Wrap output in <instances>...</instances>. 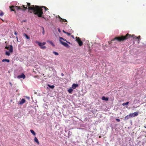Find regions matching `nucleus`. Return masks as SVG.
I'll list each match as a JSON object with an SVG mask.
<instances>
[{
    "label": "nucleus",
    "mask_w": 146,
    "mask_h": 146,
    "mask_svg": "<svg viewBox=\"0 0 146 146\" xmlns=\"http://www.w3.org/2000/svg\"><path fill=\"white\" fill-rule=\"evenodd\" d=\"M27 6H28V9L29 10H32L34 14L36 15L38 17H42V14H43L42 9L39 8L38 6L31 5L30 3H27ZM27 7V6L26 7Z\"/></svg>",
    "instance_id": "1"
},
{
    "label": "nucleus",
    "mask_w": 146,
    "mask_h": 146,
    "mask_svg": "<svg viewBox=\"0 0 146 146\" xmlns=\"http://www.w3.org/2000/svg\"><path fill=\"white\" fill-rule=\"evenodd\" d=\"M132 37L133 38L135 39H138V43H139L140 42V36H135L134 35H132L131 36L130 35H129L128 34H127L125 36H117L115 37L111 40V41H113L115 40H117V41L119 42H121L125 40H126L128 39L130 36Z\"/></svg>",
    "instance_id": "2"
},
{
    "label": "nucleus",
    "mask_w": 146,
    "mask_h": 146,
    "mask_svg": "<svg viewBox=\"0 0 146 146\" xmlns=\"http://www.w3.org/2000/svg\"><path fill=\"white\" fill-rule=\"evenodd\" d=\"M9 8L11 11H13L15 14H16V11L15 10V9H16L17 10L21 9L23 11H25L27 9V7H26L25 5H23L21 6H18L12 5L10 6Z\"/></svg>",
    "instance_id": "3"
},
{
    "label": "nucleus",
    "mask_w": 146,
    "mask_h": 146,
    "mask_svg": "<svg viewBox=\"0 0 146 146\" xmlns=\"http://www.w3.org/2000/svg\"><path fill=\"white\" fill-rule=\"evenodd\" d=\"M5 49L9 50V52L6 51L5 52L6 55L9 56L10 55V53H12L13 52V47L12 45H10V47L9 46H6L5 47Z\"/></svg>",
    "instance_id": "4"
},
{
    "label": "nucleus",
    "mask_w": 146,
    "mask_h": 146,
    "mask_svg": "<svg viewBox=\"0 0 146 146\" xmlns=\"http://www.w3.org/2000/svg\"><path fill=\"white\" fill-rule=\"evenodd\" d=\"M60 42L63 45H64L65 46L68 48L69 47V45L66 43H65V42H63L61 40H63L64 41H66L67 42H68V43H70V42H67L65 39H64L62 37H60Z\"/></svg>",
    "instance_id": "5"
},
{
    "label": "nucleus",
    "mask_w": 146,
    "mask_h": 146,
    "mask_svg": "<svg viewBox=\"0 0 146 146\" xmlns=\"http://www.w3.org/2000/svg\"><path fill=\"white\" fill-rule=\"evenodd\" d=\"M35 42L40 46V48L42 49H44L46 48V46H43V45L46 44L45 42L41 43L39 41H36Z\"/></svg>",
    "instance_id": "6"
},
{
    "label": "nucleus",
    "mask_w": 146,
    "mask_h": 146,
    "mask_svg": "<svg viewBox=\"0 0 146 146\" xmlns=\"http://www.w3.org/2000/svg\"><path fill=\"white\" fill-rule=\"evenodd\" d=\"M76 40L77 42L80 46H81L83 44V42L78 37H76Z\"/></svg>",
    "instance_id": "7"
},
{
    "label": "nucleus",
    "mask_w": 146,
    "mask_h": 146,
    "mask_svg": "<svg viewBox=\"0 0 146 146\" xmlns=\"http://www.w3.org/2000/svg\"><path fill=\"white\" fill-rule=\"evenodd\" d=\"M25 76L23 73H22L21 74V75L18 76L17 78L19 79L23 78V79H24L25 78Z\"/></svg>",
    "instance_id": "8"
},
{
    "label": "nucleus",
    "mask_w": 146,
    "mask_h": 146,
    "mask_svg": "<svg viewBox=\"0 0 146 146\" xmlns=\"http://www.w3.org/2000/svg\"><path fill=\"white\" fill-rule=\"evenodd\" d=\"M25 102V100L24 99H23L19 102V104H22Z\"/></svg>",
    "instance_id": "9"
},
{
    "label": "nucleus",
    "mask_w": 146,
    "mask_h": 146,
    "mask_svg": "<svg viewBox=\"0 0 146 146\" xmlns=\"http://www.w3.org/2000/svg\"><path fill=\"white\" fill-rule=\"evenodd\" d=\"M78 86V85L75 84H73L72 85V88L74 89L76 88Z\"/></svg>",
    "instance_id": "10"
},
{
    "label": "nucleus",
    "mask_w": 146,
    "mask_h": 146,
    "mask_svg": "<svg viewBox=\"0 0 146 146\" xmlns=\"http://www.w3.org/2000/svg\"><path fill=\"white\" fill-rule=\"evenodd\" d=\"M102 99L103 100H105L106 101H107L108 100V98H106L104 96L102 97Z\"/></svg>",
    "instance_id": "11"
},
{
    "label": "nucleus",
    "mask_w": 146,
    "mask_h": 146,
    "mask_svg": "<svg viewBox=\"0 0 146 146\" xmlns=\"http://www.w3.org/2000/svg\"><path fill=\"white\" fill-rule=\"evenodd\" d=\"M34 140V141L36 143L38 144H39V142L38 141L37 138L36 137H35Z\"/></svg>",
    "instance_id": "12"
},
{
    "label": "nucleus",
    "mask_w": 146,
    "mask_h": 146,
    "mask_svg": "<svg viewBox=\"0 0 146 146\" xmlns=\"http://www.w3.org/2000/svg\"><path fill=\"white\" fill-rule=\"evenodd\" d=\"M47 42L49 43L52 46H54V44L52 41L48 40Z\"/></svg>",
    "instance_id": "13"
},
{
    "label": "nucleus",
    "mask_w": 146,
    "mask_h": 146,
    "mask_svg": "<svg viewBox=\"0 0 146 146\" xmlns=\"http://www.w3.org/2000/svg\"><path fill=\"white\" fill-rule=\"evenodd\" d=\"M59 18L60 19H61L62 20V21H61V20H60V21L61 22H63V21H64V22H67V21L66 19H62L60 17H59Z\"/></svg>",
    "instance_id": "14"
},
{
    "label": "nucleus",
    "mask_w": 146,
    "mask_h": 146,
    "mask_svg": "<svg viewBox=\"0 0 146 146\" xmlns=\"http://www.w3.org/2000/svg\"><path fill=\"white\" fill-rule=\"evenodd\" d=\"M23 36H25L27 39H30V38L29 36L27 35L26 34L24 33L23 34Z\"/></svg>",
    "instance_id": "15"
},
{
    "label": "nucleus",
    "mask_w": 146,
    "mask_h": 146,
    "mask_svg": "<svg viewBox=\"0 0 146 146\" xmlns=\"http://www.w3.org/2000/svg\"><path fill=\"white\" fill-rule=\"evenodd\" d=\"M9 61L10 60L9 59H4L2 60V62H7L8 63L9 62Z\"/></svg>",
    "instance_id": "16"
},
{
    "label": "nucleus",
    "mask_w": 146,
    "mask_h": 146,
    "mask_svg": "<svg viewBox=\"0 0 146 146\" xmlns=\"http://www.w3.org/2000/svg\"><path fill=\"white\" fill-rule=\"evenodd\" d=\"M30 131L31 132V133L34 135H36V134L35 133V131L33 130H31Z\"/></svg>",
    "instance_id": "17"
},
{
    "label": "nucleus",
    "mask_w": 146,
    "mask_h": 146,
    "mask_svg": "<svg viewBox=\"0 0 146 146\" xmlns=\"http://www.w3.org/2000/svg\"><path fill=\"white\" fill-rule=\"evenodd\" d=\"M39 8H41L42 9V8H43L46 11L48 10V9L46 7L44 6H42L41 7H39Z\"/></svg>",
    "instance_id": "18"
},
{
    "label": "nucleus",
    "mask_w": 146,
    "mask_h": 146,
    "mask_svg": "<svg viewBox=\"0 0 146 146\" xmlns=\"http://www.w3.org/2000/svg\"><path fill=\"white\" fill-rule=\"evenodd\" d=\"M129 118H130V117H129V115H127V116H126L125 117V118H124V120H127Z\"/></svg>",
    "instance_id": "19"
},
{
    "label": "nucleus",
    "mask_w": 146,
    "mask_h": 146,
    "mask_svg": "<svg viewBox=\"0 0 146 146\" xmlns=\"http://www.w3.org/2000/svg\"><path fill=\"white\" fill-rule=\"evenodd\" d=\"M73 90L72 88H70L68 90V92L69 93H71L73 91Z\"/></svg>",
    "instance_id": "20"
},
{
    "label": "nucleus",
    "mask_w": 146,
    "mask_h": 146,
    "mask_svg": "<svg viewBox=\"0 0 146 146\" xmlns=\"http://www.w3.org/2000/svg\"><path fill=\"white\" fill-rule=\"evenodd\" d=\"M129 103V102H127L125 103H124L122 104V105L123 106H124L125 105H128Z\"/></svg>",
    "instance_id": "21"
},
{
    "label": "nucleus",
    "mask_w": 146,
    "mask_h": 146,
    "mask_svg": "<svg viewBox=\"0 0 146 146\" xmlns=\"http://www.w3.org/2000/svg\"><path fill=\"white\" fill-rule=\"evenodd\" d=\"M134 117L137 116L138 115V113L137 112H135L133 113Z\"/></svg>",
    "instance_id": "22"
},
{
    "label": "nucleus",
    "mask_w": 146,
    "mask_h": 146,
    "mask_svg": "<svg viewBox=\"0 0 146 146\" xmlns=\"http://www.w3.org/2000/svg\"><path fill=\"white\" fill-rule=\"evenodd\" d=\"M48 87L52 88V89H53L54 88V85H52V86H50V85H48Z\"/></svg>",
    "instance_id": "23"
},
{
    "label": "nucleus",
    "mask_w": 146,
    "mask_h": 146,
    "mask_svg": "<svg viewBox=\"0 0 146 146\" xmlns=\"http://www.w3.org/2000/svg\"><path fill=\"white\" fill-rule=\"evenodd\" d=\"M130 118H131L132 117H133L134 116L133 113H130L129 115Z\"/></svg>",
    "instance_id": "24"
},
{
    "label": "nucleus",
    "mask_w": 146,
    "mask_h": 146,
    "mask_svg": "<svg viewBox=\"0 0 146 146\" xmlns=\"http://www.w3.org/2000/svg\"><path fill=\"white\" fill-rule=\"evenodd\" d=\"M4 13L2 11H1V13H0V16H2L4 15Z\"/></svg>",
    "instance_id": "25"
},
{
    "label": "nucleus",
    "mask_w": 146,
    "mask_h": 146,
    "mask_svg": "<svg viewBox=\"0 0 146 146\" xmlns=\"http://www.w3.org/2000/svg\"><path fill=\"white\" fill-rule=\"evenodd\" d=\"M42 34L44 35V29L43 27H42Z\"/></svg>",
    "instance_id": "26"
},
{
    "label": "nucleus",
    "mask_w": 146,
    "mask_h": 146,
    "mask_svg": "<svg viewBox=\"0 0 146 146\" xmlns=\"http://www.w3.org/2000/svg\"><path fill=\"white\" fill-rule=\"evenodd\" d=\"M53 53L55 55H58V54L56 52H55L54 51L53 52Z\"/></svg>",
    "instance_id": "27"
},
{
    "label": "nucleus",
    "mask_w": 146,
    "mask_h": 146,
    "mask_svg": "<svg viewBox=\"0 0 146 146\" xmlns=\"http://www.w3.org/2000/svg\"><path fill=\"white\" fill-rule=\"evenodd\" d=\"M66 34L68 36H70L71 35V34L70 33L67 32L66 33Z\"/></svg>",
    "instance_id": "28"
},
{
    "label": "nucleus",
    "mask_w": 146,
    "mask_h": 146,
    "mask_svg": "<svg viewBox=\"0 0 146 146\" xmlns=\"http://www.w3.org/2000/svg\"><path fill=\"white\" fill-rule=\"evenodd\" d=\"M116 120L117 122H119L120 121V120L119 119L117 118L116 119Z\"/></svg>",
    "instance_id": "29"
},
{
    "label": "nucleus",
    "mask_w": 146,
    "mask_h": 146,
    "mask_svg": "<svg viewBox=\"0 0 146 146\" xmlns=\"http://www.w3.org/2000/svg\"><path fill=\"white\" fill-rule=\"evenodd\" d=\"M43 14H42V17H41L42 18H44L45 20H47L46 19L44 18V16H43L42 15Z\"/></svg>",
    "instance_id": "30"
},
{
    "label": "nucleus",
    "mask_w": 146,
    "mask_h": 146,
    "mask_svg": "<svg viewBox=\"0 0 146 146\" xmlns=\"http://www.w3.org/2000/svg\"><path fill=\"white\" fill-rule=\"evenodd\" d=\"M14 34L16 35H17V32L16 31H15V32H14Z\"/></svg>",
    "instance_id": "31"
},
{
    "label": "nucleus",
    "mask_w": 146,
    "mask_h": 146,
    "mask_svg": "<svg viewBox=\"0 0 146 146\" xmlns=\"http://www.w3.org/2000/svg\"><path fill=\"white\" fill-rule=\"evenodd\" d=\"M58 31L60 33H61V30L60 29H58Z\"/></svg>",
    "instance_id": "32"
},
{
    "label": "nucleus",
    "mask_w": 146,
    "mask_h": 146,
    "mask_svg": "<svg viewBox=\"0 0 146 146\" xmlns=\"http://www.w3.org/2000/svg\"><path fill=\"white\" fill-rule=\"evenodd\" d=\"M64 75L63 73H61V76H64Z\"/></svg>",
    "instance_id": "33"
},
{
    "label": "nucleus",
    "mask_w": 146,
    "mask_h": 146,
    "mask_svg": "<svg viewBox=\"0 0 146 146\" xmlns=\"http://www.w3.org/2000/svg\"><path fill=\"white\" fill-rule=\"evenodd\" d=\"M63 32L64 33H66V32H65V31L64 30H63Z\"/></svg>",
    "instance_id": "34"
},
{
    "label": "nucleus",
    "mask_w": 146,
    "mask_h": 146,
    "mask_svg": "<svg viewBox=\"0 0 146 146\" xmlns=\"http://www.w3.org/2000/svg\"><path fill=\"white\" fill-rule=\"evenodd\" d=\"M111 42H109V44H110L111 43Z\"/></svg>",
    "instance_id": "35"
},
{
    "label": "nucleus",
    "mask_w": 146,
    "mask_h": 146,
    "mask_svg": "<svg viewBox=\"0 0 146 146\" xmlns=\"http://www.w3.org/2000/svg\"><path fill=\"white\" fill-rule=\"evenodd\" d=\"M100 137H101V136H99V138H100Z\"/></svg>",
    "instance_id": "36"
},
{
    "label": "nucleus",
    "mask_w": 146,
    "mask_h": 146,
    "mask_svg": "<svg viewBox=\"0 0 146 146\" xmlns=\"http://www.w3.org/2000/svg\"><path fill=\"white\" fill-rule=\"evenodd\" d=\"M145 128H146V125L145 126Z\"/></svg>",
    "instance_id": "37"
},
{
    "label": "nucleus",
    "mask_w": 146,
    "mask_h": 146,
    "mask_svg": "<svg viewBox=\"0 0 146 146\" xmlns=\"http://www.w3.org/2000/svg\"><path fill=\"white\" fill-rule=\"evenodd\" d=\"M16 38H17V37H16Z\"/></svg>",
    "instance_id": "38"
}]
</instances>
